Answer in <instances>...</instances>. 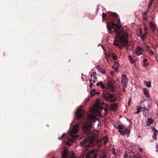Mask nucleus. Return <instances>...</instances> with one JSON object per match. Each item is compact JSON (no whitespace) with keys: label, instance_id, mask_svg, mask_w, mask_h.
I'll return each mask as SVG.
<instances>
[{"label":"nucleus","instance_id":"obj_7","mask_svg":"<svg viewBox=\"0 0 158 158\" xmlns=\"http://www.w3.org/2000/svg\"><path fill=\"white\" fill-rule=\"evenodd\" d=\"M118 128L119 130L118 132L123 135L126 134H129L130 132V130L127 128H125V126L124 125L121 124L118 125Z\"/></svg>","mask_w":158,"mask_h":158},{"label":"nucleus","instance_id":"obj_38","mask_svg":"<svg viewBox=\"0 0 158 158\" xmlns=\"http://www.w3.org/2000/svg\"><path fill=\"white\" fill-rule=\"evenodd\" d=\"M96 68L99 71L101 70V69H102V68L100 67L99 65L96 66Z\"/></svg>","mask_w":158,"mask_h":158},{"label":"nucleus","instance_id":"obj_22","mask_svg":"<svg viewBox=\"0 0 158 158\" xmlns=\"http://www.w3.org/2000/svg\"><path fill=\"white\" fill-rule=\"evenodd\" d=\"M129 158H142L139 155L134 154L133 156H129Z\"/></svg>","mask_w":158,"mask_h":158},{"label":"nucleus","instance_id":"obj_20","mask_svg":"<svg viewBox=\"0 0 158 158\" xmlns=\"http://www.w3.org/2000/svg\"><path fill=\"white\" fill-rule=\"evenodd\" d=\"M115 64L113 66L112 68L113 69L116 70L119 67V63L117 61L115 62Z\"/></svg>","mask_w":158,"mask_h":158},{"label":"nucleus","instance_id":"obj_14","mask_svg":"<svg viewBox=\"0 0 158 158\" xmlns=\"http://www.w3.org/2000/svg\"><path fill=\"white\" fill-rule=\"evenodd\" d=\"M149 24L150 26V27L151 30L153 32H155L156 29V27L155 24H153L152 22H150Z\"/></svg>","mask_w":158,"mask_h":158},{"label":"nucleus","instance_id":"obj_15","mask_svg":"<svg viewBox=\"0 0 158 158\" xmlns=\"http://www.w3.org/2000/svg\"><path fill=\"white\" fill-rule=\"evenodd\" d=\"M143 52V49L139 47H137L136 50V53L137 56L140 55Z\"/></svg>","mask_w":158,"mask_h":158},{"label":"nucleus","instance_id":"obj_33","mask_svg":"<svg viewBox=\"0 0 158 158\" xmlns=\"http://www.w3.org/2000/svg\"><path fill=\"white\" fill-rule=\"evenodd\" d=\"M144 31H145V33H148V27L147 26H144Z\"/></svg>","mask_w":158,"mask_h":158},{"label":"nucleus","instance_id":"obj_25","mask_svg":"<svg viewBox=\"0 0 158 158\" xmlns=\"http://www.w3.org/2000/svg\"><path fill=\"white\" fill-rule=\"evenodd\" d=\"M105 58L106 59V60L108 61L109 60V58L110 57V55L109 53H105Z\"/></svg>","mask_w":158,"mask_h":158},{"label":"nucleus","instance_id":"obj_2","mask_svg":"<svg viewBox=\"0 0 158 158\" xmlns=\"http://www.w3.org/2000/svg\"><path fill=\"white\" fill-rule=\"evenodd\" d=\"M85 113V111L81 109H78L75 114L76 118L77 120L81 121H84L82 125V129L85 134L89 135L91 133L90 129L92 128V121L94 119L95 117L90 115L86 118L84 117Z\"/></svg>","mask_w":158,"mask_h":158},{"label":"nucleus","instance_id":"obj_30","mask_svg":"<svg viewBox=\"0 0 158 158\" xmlns=\"http://www.w3.org/2000/svg\"><path fill=\"white\" fill-rule=\"evenodd\" d=\"M153 2V0H150L148 3V8H149L152 5Z\"/></svg>","mask_w":158,"mask_h":158},{"label":"nucleus","instance_id":"obj_19","mask_svg":"<svg viewBox=\"0 0 158 158\" xmlns=\"http://www.w3.org/2000/svg\"><path fill=\"white\" fill-rule=\"evenodd\" d=\"M147 12H144L142 14L143 18L144 21H145L147 20Z\"/></svg>","mask_w":158,"mask_h":158},{"label":"nucleus","instance_id":"obj_4","mask_svg":"<svg viewBox=\"0 0 158 158\" xmlns=\"http://www.w3.org/2000/svg\"><path fill=\"white\" fill-rule=\"evenodd\" d=\"M79 125H77L74 126L70 132V136L72 138L66 141V144L69 146H70L71 144L72 143L74 142V141L76 138L75 137L74 138L73 135L76 134L79 131Z\"/></svg>","mask_w":158,"mask_h":158},{"label":"nucleus","instance_id":"obj_36","mask_svg":"<svg viewBox=\"0 0 158 158\" xmlns=\"http://www.w3.org/2000/svg\"><path fill=\"white\" fill-rule=\"evenodd\" d=\"M142 108H137V111L136 112V114H138L141 112V110Z\"/></svg>","mask_w":158,"mask_h":158},{"label":"nucleus","instance_id":"obj_8","mask_svg":"<svg viewBox=\"0 0 158 158\" xmlns=\"http://www.w3.org/2000/svg\"><path fill=\"white\" fill-rule=\"evenodd\" d=\"M73 157V154L71 153L67 149H64L62 154V158H72Z\"/></svg>","mask_w":158,"mask_h":158},{"label":"nucleus","instance_id":"obj_3","mask_svg":"<svg viewBox=\"0 0 158 158\" xmlns=\"http://www.w3.org/2000/svg\"><path fill=\"white\" fill-rule=\"evenodd\" d=\"M108 16L110 17H113L117 19L118 20V26H121L120 24V21L119 18V17L118 14H117L115 13H112L110 12H108L107 13H102V18L103 20H104L106 18H107V19H109V17ZM109 23H114L116 25V23H114L113 22H112L108 21L107 23V27L109 29V27L108 26L109 24ZM118 26V25H117ZM109 29H108V31Z\"/></svg>","mask_w":158,"mask_h":158},{"label":"nucleus","instance_id":"obj_27","mask_svg":"<svg viewBox=\"0 0 158 158\" xmlns=\"http://www.w3.org/2000/svg\"><path fill=\"white\" fill-rule=\"evenodd\" d=\"M158 133V132H154L153 135V138L155 139H156V136L157 135V134Z\"/></svg>","mask_w":158,"mask_h":158},{"label":"nucleus","instance_id":"obj_39","mask_svg":"<svg viewBox=\"0 0 158 158\" xmlns=\"http://www.w3.org/2000/svg\"><path fill=\"white\" fill-rule=\"evenodd\" d=\"M109 17H109V19H110V18H111V19H113V18H114V19H116L117 20V23H118V20L117 19H116V18H114V17H110V16H109ZM116 25H118V24H116Z\"/></svg>","mask_w":158,"mask_h":158},{"label":"nucleus","instance_id":"obj_24","mask_svg":"<svg viewBox=\"0 0 158 158\" xmlns=\"http://www.w3.org/2000/svg\"><path fill=\"white\" fill-rule=\"evenodd\" d=\"M112 57L114 60H116L117 59V56L114 53H112Z\"/></svg>","mask_w":158,"mask_h":158},{"label":"nucleus","instance_id":"obj_31","mask_svg":"<svg viewBox=\"0 0 158 158\" xmlns=\"http://www.w3.org/2000/svg\"><path fill=\"white\" fill-rule=\"evenodd\" d=\"M96 90L95 89H93L92 91H91L90 92V94L92 96H94V93H93V92L95 93L96 92Z\"/></svg>","mask_w":158,"mask_h":158},{"label":"nucleus","instance_id":"obj_16","mask_svg":"<svg viewBox=\"0 0 158 158\" xmlns=\"http://www.w3.org/2000/svg\"><path fill=\"white\" fill-rule=\"evenodd\" d=\"M140 34L141 36H140L142 40H144L146 38V35L147 33H144L142 35V31L141 30L140 31Z\"/></svg>","mask_w":158,"mask_h":158},{"label":"nucleus","instance_id":"obj_26","mask_svg":"<svg viewBox=\"0 0 158 158\" xmlns=\"http://www.w3.org/2000/svg\"><path fill=\"white\" fill-rule=\"evenodd\" d=\"M128 58L129 60L131 62V64H133L135 62V61L133 60V58L131 56H128Z\"/></svg>","mask_w":158,"mask_h":158},{"label":"nucleus","instance_id":"obj_13","mask_svg":"<svg viewBox=\"0 0 158 158\" xmlns=\"http://www.w3.org/2000/svg\"><path fill=\"white\" fill-rule=\"evenodd\" d=\"M154 120L151 118H148L146 122V126L147 127L149 126L152 124L154 122Z\"/></svg>","mask_w":158,"mask_h":158},{"label":"nucleus","instance_id":"obj_32","mask_svg":"<svg viewBox=\"0 0 158 158\" xmlns=\"http://www.w3.org/2000/svg\"><path fill=\"white\" fill-rule=\"evenodd\" d=\"M92 80L91 79L89 80V82L90 83L89 87L90 88H91L94 85V84L92 82Z\"/></svg>","mask_w":158,"mask_h":158},{"label":"nucleus","instance_id":"obj_41","mask_svg":"<svg viewBox=\"0 0 158 158\" xmlns=\"http://www.w3.org/2000/svg\"><path fill=\"white\" fill-rule=\"evenodd\" d=\"M112 153L113 154H114V155H115V150L113 149L112 151Z\"/></svg>","mask_w":158,"mask_h":158},{"label":"nucleus","instance_id":"obj_1","mask_svg":"<svg viewBox=\"0 0 158 158\" xmlns=\"http://www.w3.org/2000/svg\"><path fill=\"white\" fill-rule=\"evenodd\" d=\"M108 24L109 32L111 33L114 31L116 34V36L114 43V45L120 49L126 47L127 49H128L129 47L127 40L128 35L121 30V26H117L111 23H109Z\"/></svg>","mask_w":158,"mask_h":158},{"label":"nucleus","instance_id":"obj_34","mask_svg":"<svg viewBox=\"0 0 158 158\" xmlns=\"http://www.w3.org/2000/svg\"><path fill=\"white\" fill-rule=\"evenodd\" d=\"M65 135V133L63 134L61 137H58V139L60 140H62L64 138Z\"/></svg>","mask_w":158,"mask_h":158},{"label":"nucleus","instance_id":"obj_21","mask_svg":"<svg viewBox=\"0 0 158 158\" xmlns=\"http://www.w3.org/2000/svg\"><path fill=\"white\" fill-rule=\"evenodd\" d=\"M143 90V93L145 95H146V97L147 98L150 97L148 90L146 89H144Z\"/></svg>","mask_w":158,"mask_h":158},{"label":"nucleus","instance_id":"obj_35","mask_svg":"<svg viewBox=\"0 0 158 158\" xmlns=\"http://www.w3.org/2000/svg\"><path fill=\"white\" fill-rule=\"evenodd\" d=\"M99 71L100 73H102L103 74H105L106 73L105 70L102 69Z\"/></svg>","mask_w":158,"mask_h":158},{"label":"nucleus","instance_id":"obj_37","mask_svg":"<svg viewBox=\"0 0 158 158\" xmlns=\"http://www.w3.org/2000/svg\"><path fill=\"white\" fill-rule=\"evenodd\" d=\"M149 53L152 55H154V52L152 50L150 49L149 52Z\"/></svg>","mask_w":158,"mask_h":158},{"label":"nucleus","instance_id":"obj_5","mask_svg":"<svg viewBox=\"0 0 158 158\" xmlns=\"http://www.w3.org/2000/svg\"><path fill=\"white\" fill-rule=\"evenodd\" d=\"M93 144L94 141L92 139L86 138L81 142L80 146L81 147H84L85 148H89L92 146Z\"/></svg>","mask_w":158,"mask_h":158},{"label":"nucleus","instance_id":"obj_44","mask_svg":"<svg viewBox=\"0 0 158 158\" xmlns=\"http://www.w3.org/2000/svg\"><path fill=\"white\" fill-rule=\"evenodd\" d=\"M153 131H154V132H158V131L157 130L156 128H155V129Z\"/></svg>","mask_w":158,"mask_h":158},{"label":"nucleus","instance_id":"obj_10","mask_svg":"<svg viewBox=\"0 0 158 158\" xmlns=\"http://www.w3.org/2000/svg\"><path fill=\"white\" fill-rule=\"evenodd\" d=\"M128 79L127 78V75L126 74H123L122 76L121 82L122 83V85L126 87L127 85Z\"/></svg>","mask_w":158,"mask_h":158},{"label":"nucleus","instance_id":"obj_46","mask_svg":"<svg viewBox=\"0 0 158 158\" xmlns=\"http://www.w3.org/2000/svg\"><path fill=\"white\" fill-rule=\"evenodd\" d=\"M153 131H154V132H158V131L157 130L156 128H155V129Z\"/></svg>","mask_w":158,"mask_h":158},{"label":"nucleus","instance_id":"obj_17","mask_svg":"<svg viewBox=\"0 0 158 158\" xmlns=\"http://www.w3.org/2000/svg\"><path fill=\"white\" fill-rule=\"evenodd\" d=\"M97 76V73L96 72H91L90 73L91 77H93L96 80L97 79V77H96Z\"/></svg>","mask_w":158,"mask_h":158},{"label":"nucleus","instance_id":"obj_6","mask_svg":"<svg viewBox=\"0 0 158 158\" xmlns=\"http://www.w3.org/2000/svg\"><path fill=\"white\" fill-rule=\"evenodd\" d=\"M102 95L106 100L110 102H114L116 100V98L114 97V94H110L105 92L102 94Z\"/></svg>","mask_w":158,"mask_h":158},{"label":"nucleus","instance_id":"obj_12","mask_svg":"<svg viewBox=\"0 0 158 158\" xmlns=\"http://www.w3.org/2000/svg\"><path fill=\"white\" fill-rule=\"evenodd\" d=\"M141 108L144 109L145 110L148 111L150 108V106L148 102H143L141 104Z\"/></svg>","mask_w":158,"mask_h":158},{"label":"nucleus","instance_id":"obj_29","mask_svg":"<svg viewBox=\"0 0 158 158\" xmlns=\"http://www.w3.org/2000/svg\"><path fill=\"white\" fill-rule=\"evenodd\" d=\"M104 145H106L108 139L107 137H105L104 138Z\"/></svg>","mask_w":158,"mask_h":158},{"label":"nucleus","instance_id":"obj_11","mask_svg":"<svg viewBox=\"0 0 158 158\" xmlns=\"http://www.w3.org/2000/svg\"><path fill=\"white\" fill-rule=\"evenodd\" d=\"M97 154L96 153L95 150L94 149H93L89 152L87 157L90 158H97Z\"/></svg>","mask_w":158,"mask_h":158},{"label":"nucleus","instance_id":"obj_28","mask_svg":"<svg viewBox=\"0 0 158 158\" xmlns=\"http://www.w3.org/2000/svg\"><path fill=\"white\" fill-rule=\"evenodd\" d=\"M145 85L148 87H150L151 86V84L150 82H148L146 81V82H145Z\"/></svg>","mask_w":158,"mask_h":158},{"label":"nucleus","instance_id":"obj_48","mask_svg":"<svg viewBox=\"0 0 158 158\" xmlns=\"http://www.w3.org/2000/svg\"><path fill=\"white\" fill-rule=\"evenodd\" d=\"M95 82H96V81H95V80H93V82L94 83H95Z\"/></svg>","mask_w":158,"mask_h":158},{"label":"nucleus","instance_id":"obj_18","mask_svg":"<svg viewBox=\"0 0 158 158\" xmlns=\"http://www.w3.org/2000/svg\"><path fill=\"white\" fill-rule=\"evenodd\" d=\"M118 104L117 103L111 105V108L114 110H116L118 108Z\"/></svg>","mask_w":158,"mask_h":158},{"label":"nucleus","instance_id":"obj_9","mask_svg":"<svg viewBox=\"0 0 158 158\" xmlns=\"http://www.w3.org/2000/svg\"><path fill=\"white\" fill-rule=\"evenodd\" d=\"M96 85L97 86L100 85L101 88L103 89H105L106 88L108 89L109 88H113L112 85L111 84H108L105 86L102 81H99L98 83H97Z\"/></svg>","mask_w":158,"mask_h":158},{"label":"nucleus","instance_id":"obj_40","mask_svg":"<svg viewBox=\"0 0 158 158\" xmlns=\"http://www.w3.org/2000/svg\"><path fill=\"white\" fill-rule=\"evenodd\" d=\"M151 128L152 129V130L153 131L155 129V127H153V126H151Z\"/></svg>","mask_w":158,"mask_h":158},{"label":"nucleus","instance_id":"obj_43","mask_svg":"<svg viewBox=\"0 0 158 158\" xmlns=\"http://www.w3.org/2000/svg\"><path fill=\"white\" fill-rule=\"evenodd\" d=\"M139 151L140 152H142L143 149H142V148H139Z\"/></svg>","mask_w":158,"mask_h":158},{"label":"nucleus","instance_id":"obj_47","mask_svg":"<svg viewBox=\"0 0 158 158\" xmlns=\"http://www.w3.org/2000/svg\"><path fill=\"white\" fill-rule=\"evenodd\" d=\"M123 91L124 92H125V88H123Z\"/></svg>","mask_w":158,"mask_h":158},{"label":"nucleus","instance_id":"obj_45","mask_svg":"<svg viewBox=\"0 0 158 158\" xmlns=\"http://www.w3.org/2000/svg\"><path fill=\"white\" fill-rule=\"evenodd\" d=\"M153 131H154V132H158V131L157 130L156 128H155V129Z\"/></svg>","mask_w":158,"mask_h":158},{"label":"nucleus","instance_id":"obj_23","mask_svg":"<svg viewBox=\"0 0 158 158\" xmlns=\"http://www.w3.org/2000/svg\"><path fill=\"white\" fill-rule=\"evenodd\" d=\"M147 61V60L146 59H145L143 60V62L144 63L143 64V66L144 67H146L147 65H148L149 64V63H146V62Z\"/></svg>","mask_w":158,"mask_h":158},{"label":"nucleus","instance_id":"obj_42","mask_svg":"<svg viewBox=\"0 0 158 158\" xmlns=\"http://www.w3.org/2000/svg\"><path fill=\"white\" fill-rule=\"evenodd\" d=\"M110 73L112 75H113L114 74V73L113 71H111L110 72Z\"/></svg>","mask_w":158,"mask_h":158}]
</instances>
